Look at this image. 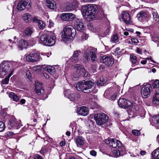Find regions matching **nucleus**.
<instances>
[{"label":"nucleus","mask_w":159,"mask_h":159,"mask_svg":"<svg viewBox=\"0 0 159 159\" xmlns=\"http://www.w3.org/2000/svg\"><path fill=\"white\" fill-rule=\"evenodd\" d=\"M152 86L154 88L159 87V80H157L154 81L152 84Z\"/></svg>","instance_id":"nucleus-46"},{"label":"nucleus","mask_w":159,"mask_h":159,"mask_svg":"<svg viewBox=\"0 0 159 159\" xmlns=\"http://www.w3.org/2000/svg\"><path fill=\"white\" fill-rule=\"evenodd\" d=\"M33 70L34 71L39 72L41 71V67L39 66H36L33 68Z\"/></svg>","instance_id":"nucleus-48"},{"label":"nucleus","mask_w":159,"mask_h":159,"mask_svg":"<svg viewBox=\"0 0 159 159\" xmlns=\"http://www.w3.org/2000/svg\"><path fill=\"white\" fill-rule=\"evenodd\" d=\"M9 62L10 63L9 64V66H10V68L12 66L13 67H14L15 68H16L18 67V63L16 62L13 61H9Z\"/></svg>","instance_id":"nucleus-44"},{"label":"nucleus","mask_w":159,"mask_h":159,"mask_svg":"<svg viewBox=\"0 0 159 159\" xmlns=\"http://www.w3.org/2000/svg\"><path fill=\"white\" fill-rule=\"evenodd\" d=\"M118 104L120 107L125 109L130 107L132 105V103L130 101L125 98L119 99L118 102Z\"/></svg>","instance_id":"nucleus-12"},{"label":"nucleus","mask_w":159,"mask_h":159,"mask_svg":"<svg viewBox=\"0 0 159 159\" xmlns=\"http://www.w3.org/2000/svg\"><path fill=\"white\" fill-rule=\"evenodd\" d=\"M79 4L77 0H73L70 5L66 6V8L69 11L73 10L78 7Z\"/></svg>","instance_id":"nucleus-24"},{"label":"nucleus","mask_w":159,"mask_h":159,"mask_svg":"<svg viewBox=\"0 0 159 159\" xmlns=\"http://www.w3.org/2000/svg\"><path fill=\"white\" fill-rule=\"evenodd\" d=\"M120 17L122 20L126 24L130 23V17L129 14L127 11H123L122 12Z\"/></svg>","instance_id":"nucleus-17"},{"label":"nucleus","mask_w":159,"mask_h":159,"mask_svg":"<svg viewBox=\"0 0 159 159\" xmlns=\"http://www.w3.org/2000/svg\"><path fill=\"white\" fill-rule=\"evenodd\" d=\"M75 140L77 146L83 145L84 143L85 139L81 136H79L75 138Z\"/></svg>","instance_id":"nucleus-28"},{"label":"nucleus","mask_w":159,"mask_h":159,"mask_svg":"<svg viewBox=\"0 0 159 159\" xmlns=\"http://www.w3.org/2000/svg\"><path fill=\"white\" fill-rule=\"evenodd\" d=\"M74 68L78 70L79 73L80 74V76L84 77L87 76L88 74L87 71L82 65L79 64H76L74 66Z\"/></svg>","instance_id":"nucleus-15"},{"label":"nucleus","mask_w":159,"mask_h":159,"mask_svg":"<svg viewBox=\"0 0 159 159\" xmlns=\"http://www.w3.org/2000/svg\"><path fill=\"white\" fill-rule=\"evenodd\" d=\"M34 90L38 95L42 96L41 99L43 100H45L48 98V96L45 93L44 89L41 84L39 83H36Z\"/></svg>","instance_id":"nucleus-8"},{"label":"nucleus","mask_w":159,"mask_h":159,"mask_svg":"<svg viewBox=\"0 0 159 159\" xmlns=\"http://www.w3.org/2000/svg\"><path fill=\"white\" fill-rule=\"evenodd\" d=\"M152 14L153 16V18L154 20L153 22L154 24H156L158 22L159 18L158 15L155 9H152Z\"/></svg>","instance_id":"nucleus-31"},{"label":"nucleus","mask_w":159,"mask_h":159,"mask_svg":"<svg viewBox=\"0 0 159 159\" xmlns=\"http://www.w3.org/2000/svg\"><path fill=\"white\" fill-rule=\"evenodd\" d=\"M43 76L45 78L47 79L49 78V75L47 73H43Z\"/></svg>","instance_id":"nucleus-61"},{"label":"nucleus","mask_w":159,"mask_h":159,"mask_svg":"<svg viewBox=\"0 0 159 159\" xmlns=\"http://www.w3.org/2000/svg\"><path fill=\"white\" fill-rule=\"evenodd\" d=\"M64 95L69 98L70 101L75 102L80 97V95L77 93H72L69 89L64 91Z\"/></svg>","instance_id":"nucleus-9"},{"label":"nucleus","mask_w":159,"mask_h":159,"mask_svg":"<svg viewBox=\"0 0 159 159\" xmlns=\"http://www.w3.org/2000/svg\"><path fill=\"white\" fill-rule=\"evenodd\" d=\"M5 128V126L4 123L0 121V132L3 131Z\"/></svg>","instance_id":"nucleus-49"},{"label":"nucleus","mask_w":159,"mask_h":159,"mask_svg":"<svg viewBox=\"0 0 159 159\" xmlns=\"http://www.w3.org/2000/svg\"><path fill=\"white\" fill-rule=\"evenodd\" d=\"M130 59L132 65L135 64L136 63L137 60L136 57L135 56L133 55H130Z\"/></svg>","instance_id":"nucleus-42"},{"label":"nucleus","mask_w":159,"mask_h":159,"mask_svg":"<svg viewBox=\"0 0 159 159\" xmlns=\"http://www.w3.org/2000/svg\"><path fill=\"white\" fill-rule=\"evenodd\" d=\"M9 61H3L0 65V78H2L10 71Z\"/></svg>","instance_id":"nucleus-7"},{"label":"nucleus","mask_w":159,"mask_h":159,"mask_svg":"<svg viewBox=\"0 0 159 159\" xmlns=\"http://www.w3.org/2000/svg\"><path fill=\"white\" fill-rule=\"evenodd\" d=\"M38 25L40 29H43L45 27V24L42 20H39L38 22Z\"/></svg>","instance_id":"nucleus-38"},{"label":"nucleus","mask_w":159,"mask_h":159,"mask_svg":"<svg viewBox=\"0 0 159 159\" xmlns=\"http://www.w3.org/2000/svg\"><path fill=\"white\" fill-rule=\"evenodd\" d=\"M105 142L107 144H110V143L111 142V139H106L105 140Z\"/></svg>","instance_id":"nucleus-59"},{"label":"nucleus","mask_w":159,"mask_h":159,"mask_svg":"<svg viewBox=\"0 0 159 159\" xmlns=\"http://www.w3.org/2000/svg\"><path fill=\"white\" fill-rule=\"evenodd\" d=\"M149 16L147 12L141 11L139 12L137 15V17L138 20L140 21L143 20L148 21L149 20Z\"/></svg>","instance_id":"nucleus-13"},{"label":"nucleus","mask_w":159,"mask_h":159,"mask_svg":"<svg viewBox=\"0 0 159 159\" xmlns=\"http://www.w3.org/2000/svg\"><path fill=\"white\" fill-rule=\"evenodd\" d=\"M14 48L13 46L12 45H9L8 47V49L9 50H11L13 49Z\"/></svg>","instance_id":"nucleus-64"},{"label":"nucleus","mask_w":159,"mask_h":159,"mask_svg":"<svg viewBox=\"0 0 159 159\" xmlns=\"http://www.w3.org/2000/svg\"><path fill=\"white\" fill-rule=\"evenodd\" d=\"M54 24L53 22L51 20H49V24L48 25V26L50 28H51L52 27H53L54 25Z\"/></svg>","instance_id":"nucleus-56"},{"label":"nucleus","mask_w":159,"mask_h":159,"mask_svg":"<svg viewBox=\"0 0 159 159\" xmlns=\"http://www.w3.org/2000/svg\"><path fill=\"white\" fill-rule=\"evenodd\" d=\"M94 118L97 124L98 125H104L108 121V116L103 113L96 114L94 115Z\"/></svg>","instance_id":"nucleus-6"},{"label":"nucleus","mask_w":159,"mask_h":159,"mask_svg":"<svg viewBox=\"0 0 159 159\" xmlns=\"http://www.w3.org/2000/svg\"><path fill=\"white\" fill-rule=\"evenodd\" d=\"M77 113L79 115L83 116H86L89 113L88 109L84 106L79 107L77 110Z\"/></svg>","instance_id":"nucleus-20"},{"label":"nucleus","mask_w":159,"mask_h":159,"mask_svg":"<svg viewBox=\"0 0 159 159\" xmlns=\"http://www.w3.org/2000/svg\"><path fill=\"white\" fill-rule=\"evenodd\" d=\"M75 25V28L78 31H82L85 28L82 20L79 18L76 19Z\"/></svg>","instance_id":"nucleus-19"},{"label":"nucleus","mask_w":159,"mask_h":159,"mask_svg":"<svg viewBox=\"0 0 159 159\" xmlns=\"http://www.w3.org/2000/svg\"><path fill=\"white\" fill-rule=\"evenodd\" d=\"M78 70L76 69V70L73 73L72 75V78L74 80H78L80 76V74L79 73Z\"/></svg>","instance_id":"nucleus-33"},{"label":"nucleus","mask_w":159,"mask_h":159,"mask_svg":"<svg viewBox=\"0 0 159 159\" xmlns=\"http://www.w3.org/2000/svg\"><path fill=\"white\" fill-rule=\"evenodd\" d=\"M151 86L150 84L146 85L143 87L142 89L141 94L143 97L147 98L150 94Z\"/></svg>","instance_id":"nucleus-16"},{"label":"nucleus","mask_w":159,"mask_h":159,"mask_svg":"<svg viewBox=\"0 0 159 159\" xmlns=\"http://www.w3.org/2000/svg\"><path fill=\"white\" fill-rule=\"evenodd\" d=\"M32 20L34 22H37L39 20L36 17L34 16L32 19Z\"/></svg>","instance_id":"nucleus-58"},{"label":"nucleus","mask_w":159,"mask_h":159,"mask_svg":"<svg viewBox=\"0 0 159 159\" xmlns=\"http://www.w3.org/2000/svg\"><path fill=\"white\" fill-rule=\"evenodd\" d=\"M111 41L114 43H116L119 41L118 38L116 34H114L111 38Z\"/></svg>","instance_id":"nucleus-41"},{"label":"nucleus","mask_w":159,"mask_h":159,"mask_svg":"<svg viewBox=\"0 0 159 159\" xmlns=\"http://www.w3.org/2000/svg\"><path fill=\"white\" fill-rule=\"evenodd\" d=\"M106 82V81L105 80H104L102 77L100 78L99 80L98 81L97 83V84L98 85L102 86Z\"/></svg>","instance_id":"nucleus-39"},{"label":"nucleus","mask_w":159,"mask_h":159,"mask_svg":"<svg viewBox=\"0 0 159 159\" xmlns=\"http://www.w3.org/2000/svg\"><path fill=\"white\" fill-rule=\"evenodd\" d=\"M68 15V13H64L62 14L61 16V19L64 21H68L69 20Z\"/></svg>","instance_id":"nucleus-37"},{"label":"nucleus","mask_w":159,"mask_h":159,"mask_svg":"<svg viewBox=\"0 0 159 159\" xmlns=\"http://www.w3.org/2000/svg\"><path fill=\"white\" fill-rule=\"evenodd\" d=\"M90 154L93 156H95L96 155V152L93 150L90 152Z\"/></svg>","instance_id":"nucleus-55"},{"label":"nucleus","mask_w":159,"mask_h":159,"mask_svg":"<svg viewBox=\"0 0 159 159\" xmlns=\"http://www.w3.org/2000/svg\"><path fill=\"white\" fill-rule=\"evenodd\" d=\"M20 122V121H17L14 118H12L9 120L7 126L10 129H18L22 126Z\"/></svg>","instance_id":"nucleus-10"},{"label":"nucleus","mask_w":159,"mask_h":159,"mask_svg":"<svg viewBox=\"0 0 159 159\" xmlns=\"http://www.w3.org/2000/svg\"><path fill=\"white\" fill-rule=\"evenodd\" d=\"M26 75L27 78L30 80L31 78V74L29 70H28L26 72Z\"/></svg>","instance_id":"nucleus-50"},{"label":"nucleus","mask_w":159,"mask_h":159,"mask_svg":"<svg viewBox=\"0 0 159 159\" xmlns=\"http://www.w3.org/2000/svg\"><path fill=\"white\" fill-rule=\"evenodd\" d=\"M152 40L155 42H159V36L157 35H155L152 38Z\"/></svg>","instance_id":"nucleus-45"},{"label":"nucleus","mask_w":159,"mask_h":159,"mask_svg":"<svg viewBox=\"0 0 159 159\" xmlns=\"http://www.w3.org/2000/svg\"><path fill=\"white\" fill-rule=\"evenodd\" d=\"M15 94L14 93L11 92L10 93L9 95V96L10 98L12 99L13 100Z\"/></svg>","instance_id":"nucleus-54"},{"label":"nucleus","mask_w":159,"mask_h":159,"mask_svg":"<svg viewBox=\"0 0 159 159\" xmlns=\"http://www.w3.org/2000/svg\"><path fill=\"white\" fill-rule=\"evenodd\" d=\"M66 144V143L65 141H61L60 143V145L62 147L64 146H65Z\"/></svg>","instance_id":"nucleus-60"},{"label":"nucleus","mask_w":159,"mask_h":159,"mask_svg":"<svg viewBox=\"0 0 159 159\" xmlns=\"http://www.w3.org/2000/svg\"><path fill=\"white\" fill-rule=\"evenodd\" d=\"M136 52L139 54H142V51L139 48H137L136 50Z\"/></svg>","instance_id":"nucleus-63"},{"label":"nucleus","mask_w":159,"mask_h":159,"mask_svg":"<svg viewBox=\"0 0 159 159\" xmlns=\"http://www.w3.org/2000/svg\"><path fill=\"white\" fill-rule=\"evenodd\" d=\"M112 154L116 157L122 156L126 153L125 150H113Z\"/></svg>","instance_id":"nucleus-26"},{"label":"nucleus","mask_w":159,"mask_h":159,"mask_svg":"<svg viewBox=\"0 0 159 159\" xmlns=\"http://www.w3.org/2000/svg\"><path fill=\"white\" fill-rule=\"evenodd\" d=\"M97 6L95 4H89L84 5L82 11L84 13L88 20H92L97 16Z\"/></svg>","instance_id":"nucleus-1"},{"label":"nucleus","mask_w":159,"mask_h":159,"mask_svg":"<svg viewBox=\"0 0 159 159\" xmlns=\"http://www.w3.org/2000/svg\"><path fill=\"white\" fill-rule=\"evenodd\" d=\"M84 56L83 59L84 61H87L91 58L92 61H96V56L95 51L91 47L85 46L84 48Z\"/></svg>","instance_id":"nucleus-4"},{"label":"nucleus","mask_w":159,"mask_h":159,"mask_svg":"<svg viewBox=\"0 0 159 159\" xmlns=\"http://www.w3.org/2000/svg\"><path fill=\"white\" fill-rule=\"evenodd\" d=\"M101 61L107 66H109L112 65L113 63L114 60L111 56L105 55L103 56L101 58Z\"/></svg>","instance_id":"nucleus-14"},{"label":"nucleus","mask_w":159,"mask_h":159,"mask_svg":"<svg viewBox=\"0 0 159 159\" xmlns=\"http://www.w3.org/2000/svg\"><path fill=\"white\" fill-rule=\"evenodd\" d=\"M151 124L154 126L156 129H159V116L156 115L152 117L150 120Z\"/></svg>","instance_id":"nucleus-21"},{"label":"nucleus","mask_w":159,"mask_h":159,"mask_svg":"<svg viewBox=\"0 0 159 159\" xmlns=\"http://www.w3.org/2000/svg\"><path fill=\"white\" fill-rule=\"evenodd\" d=\"M110 146L114 148H121L123 147V145L120 141L115 139H111Z\"/></svg>","instance_id":"nucleus-18"},{"label":"nucleus","mask_w":159,"mask_h":159,"mask_svg":"<svg viewBox=\"0 0 159 159\" xmlns=\"http://www.w3.org/2000/svg\"><path fill=\"white\" fill-rule=\"evenodd\" d=\"M89 29L92 32H95L96 29L94 27L93 24L91 23H89L87 25Z\"/></svg>","instance_id":"nucleus-40"},{"label":"nucleus","mask_w":159,"mask_h":159,"mask_svg":"<svg viewBox=\"0 0 159 159\" xmlns=\"http://www.w3.org/2000/svg\"><path fill=\"white\" fill-rule=\"evenodd\" d=\"M19 99V97L17 95L15 94L13 100L16 102H17L18 101Z\"/></svg>","instance_id":"nucleus-53"},{"label":"nucleus","mask_w":159,"mask_h":159,"mask_svg":"<svg viewBox=\"0 0 159 159\" xmlns=\"http://www.w3.org/2000/svg\"><path fill=\"white\" fill-rule=\"evenodd\" d=\"M28 3L25 1H22L19 2L17 6V9L20 11L24 10Z\"/></svg>","instance_id":"nucleus-27"},{"label":"nucleus","mask_w":159,"mask_h":159,"mask_svg":"<svg viewBox=\"0 0 159 159\" xmlns=\"http://www.w3.org/2000/svg\"><path fill=\"white\" fill-rule=\"evenodd\" d=\"M140 153L141 155L143 156L145 154L146 152L145 151L142 150L140 152Z\"/></svg>","instance_id":"nucleus-62"},{"label":"nucleus","mask_w":159,"mask_h":159,"mask_svg":"<svg viewBox=\"0 0 159 159\" xmlns=\"http://www.w3.org/2000/svg\"><path fill=\"white\" fill-rule=\"evenodd\" d=\"M81 54V52L79 50H76L74 52L72 56L70 57V60L73 62L76 63L79 60V56Z\"/></svg>","instance_id":"nucleus-22"},{"label":"nucleus","mask_w":159,"mask_h":159,"mask_svg":"<svg viewBox=\"0 0 159 159\" xmlns=\"http://www.w3.org/2000/svg\"><path fill=\"white\" fill-rule=\"evenodd\" d=\"M75 35V30L72 26H66L61 33V37L63 41L66 43L70 42Z\"/></svg>","instance_id":"nucleus-2"},{"label":"nucleus","mask_w":159,"mask_h":159,"mask_svg":"<svg viewBox=\"0 0 159 159\" xmlns=\"http://www.w3.org/2000/svg\"><path fill=\"white\" fill-rule=\"evenodd\" d=\"M46 3L47 7L52 9H56V3L53 0H46Z\"/></svg>","instance_id":"nucleus-23"},{"label":"nucleus","mask_w":159,"mask_h":159,"mask_svg":"<svg viewBox=\"0 0 159 159\" xmlns=\"http://www.w3.org/2000/svg\"><path fill=\"white\" fill-rule=\"evenodd\" d=\"M56 38L55 36L44 34L40 36V43L46 46H52L55 43Z\"/></svg>","instance_id":"nucleus-5"},{"label":"nucleus","mask_w":159,"mask_h":159,"mask_svg":"<svg viewBox=\"0 0 159 159\" xmlns=\"http://www.w3.org/2000/svg\"><path fill=\"white\" fill-rule=\"evenodd\" d=\"M28 46V43L26 41L24 40H21L18 44V47L20 50L24 48H27Z\"/></svg>","instance_id":"nucleus-25"},{"label":"nucleus","mask_w":159,"mask_h":159,"mask_svg":"<svg viewBox=\"0 0 159 159\" xmlns=\"http://www.w3.org/2000/svg\"><path fill=\"white\" fill-rule=\"evenodd\" d=\"M132 133L136 136H138L140 134V132L138 130L134 129L132 131Z\"/></svg>","instance_id":"nucleus-47"},{"label":"nucleus","mask_w":159,"mask_h":159,"mask_svg":"<svg viewBox=\"0 0 159 159\" xmlns=\"http://www.w3.org/2000/svg\"><path fill=\"white\" fill-rule=\"evenodd\" d=\"M131 41L132 43H139L138 39L135 38H133L131 39Z\"/></svg>","instance_id":"nucleus-51"},{"label":"nucleus","mask_w":159,"mask_h":159,"mask_svg":"<svg viewBox=\"0 0 159 159\" xmlns=\"http://www.w3.org/2000/svg\"><path fill=\"white\" fill-rule=\"evenodd\" d=\"M93 84L91 81L84 80L78 82L76 84L75 88L78 90L82 91L84 93H89V89L92 88Z\"/></svg>","instance_id":"nucleus-3"},{"label":"nucleus","mask_w":159,"mask_h":159,"mask_svg":"<svg viewBox=\"0 0 159 159\" xmlns=\"http://www.w3.org/2000/svg\"><path fill=\"white\" fill-rule=\"evenodd\" d=\"M45 69L51 75H54L56 72V69L54 66L50 65L46 66Z\"/></svg>","instance_id":"nucleus-30"},{"label":"nucleus","mask_w":159,"mask_h":159,"mask_svg":"<svg viewBox=\"0 0 159 159\" xmlns=\"http://www.w3.org/2000/svg\"><path fill=\"white\" fill-rule=\"evenodd\" d=\"M33 32V30L32 28L29 27L25 29L24 32V34L26 36H30L31 35Z\"/></svg>","instance_id":"nucleus-34"},{"label":"nucleus","mask_w":159,"mask_h":159,"mask_svg":"<svg viewBox=\"0 0 159 159\" xmlns=\"http://www.w3.org/2000/svg\"><path fill=\"white\" fill-rule=\"evenodd\" d=\"M151 154L152 159H159V150H154Z\"/></svg>","instance_id":"nucleus-32"},{"label":"nucleus","mask_w":159,"mask_h":159,"mask_svg":"<svg viewBox=\"0 0 159 159\" xmlns=\"http://www.w3.org/2000/svg\"><path fill=\"white\" fill-rule=\"evenodd\" d=\"M153 104H157L159 102V89H156L154 96L152 99Z\"/></svg>","instance_id":"nucleus-29"},{"label":"nucleus","mask_w":159,"mask_h":159,"mask_svg":"<svg viewBox=\"0 0 159 159\" xmlns=\"http://www.w3.org/2000/svg\"><path fill=\"white\" fill-rule=\"evenodd\" d=\"M39 54L35 52L27 54L26 56V60L27 61L35 62L39 59Z\"/></svg>","instance_id":"nucleus-11"},{"label":"nucleus","mask_w":159,"mask_h":159,"mask_svg":"<svg viewBox=\"0 0 159 159\" xmlns=\"http://www.w3.org/2000/svg\"><path fill=\"white\" fill-rule=\"evenodd\" d=\"M12 75V73H9L4 79L2 80V83L3 84H8L9 81V78L10 77V76Z\"/></svg>","instance_id":"nucleus-36"},{"label":"nucleus","mask_w":159,"mask_h":159,"mask_svg":"<svg viewBox=\"0 0 159 159\" xmlns=\"http://www.w3.org/2000/svg\"><path fill=\"white\" fill-rule=\"evenodd\" d=\"M31 16L30 14L26 13L23 15V19L26 22H28L29 20L31 18Z\"/></svg>","instance_id":"nucleus-35"},{"label":"nucleus","mask_w":159,"mask_h":159,"mask_svg":"<svg viewBox=\"0 0 159 159\" xmlns=\"http://www.w3.org/2000/svg\"><path fill=\"white\" fill-rule=\"evenodd\" d=\"M88 35L85 33H83L82 35L83 39L86 40L88 38Z\"/></svg>","instance_id":"nucleus-57"},{"label":"nucleus","mask_w":159,"mask_h":159,"mask_svg":"<svg viewBox=\"0 0 159 159\" xmlns=\"http://www.w3.org/2000/svg\"><path fill=\"white\" fill-rule=\"evenodd\" d=\"M68 17L69 18L68 21H72L75 18V16L71 13H68Z\"/></svg>","instance_id":"nucleus-43"},{"label":"nucleus","mask_w":159,"mask_h":159,"mask_svg":"<svg viewBox=\"0 0 159 159\" xmlns=\"http://www.w3.org/2000/svg\"><path fill=\"white\" fill-rule=\"evenodd\" d=\"M34 159H44L39 154H36L34 157Z\"/></svg>","instance_id":"nucleus-52"}]
</instances>
